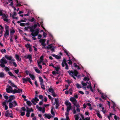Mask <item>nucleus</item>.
<instances>
[{"label": "nucleus", "instance_id": "nucleus-1", "mask_svg": "<svg viewBox=\"0 0 120 120\" xmlns=\"http://www.w3.org/2000/svg\"><path fill=\"white\" fill-rule=\"evenodd\" d=\"M68 72L69 73V75H71L73 78L75 80L76 79L75 76H77V75L78 74V72L76 70H74V71H72L69 70L68 71Z\"/></svg>", "mask_w": 120, "mask_h": 120}, {"label": "nucleus", "instance_id": "nucleus-2", "mask_svg": "<svg viewBox=\"0 0 120 120\" xmlns=\"http://www.w3.org/2000/svg\"><path fill=\"white\" fill-rule=\"evenodd\" d=\"M0 16H2V17L4 21L7 22H8V19H7L8 15L3 13V10H0Z\"/></svg>", "mask_w": 120, "mask_h": 120}, {"label": "nucleus", "instance_id": "nucleus-3", "mask_svg": "<svg viewBox=\"0 0 120 120\" xmlns=\"http://www.w3.org/2000/svg\"><path fill=\"white\" fill-rule=\"evenodd\" d=\"M70 100L71 101L74 105L76 107H80L79 104L77 102L76 99L74 97H72L70 98Z\"/></svg>", "mask_w": 120, "mask_h": 120}, {"label": "nucleus", "instance_id": "nucleus-4", "mask_svg": "<svg viewBox=\"0 0 120 120\" xmlns=\"http://www.w3.org/2000/svg\"><path fill=\"white\" fill-rule=\"evenodd\" d=\"M64 104L66 106H69L67 107V112H69V111L71 108V104L69 102L68 100H67L65 101Z\"/></svg>", "mask_w": 120, "mask_h": 120}, {"label": "nucleus", "instance_id": "nucleus-5", "mask_svg": "<svg viewBox=\"0 0 120 120\" xmlns=\"http://www.w3.org/2000/svg\"><path fill=\"white\" fill-rule=\"evenodd\" d=\"M30 79L29 78L26 77V78H23L22 79V82L23 83H27V81L28 82L32 85H33V83L30 80Z\"/></svg>", "mask_w": 120, "mask_h": 120}, {"label": "nucleus", "instance_id": "nucleus-6", "mask_svg": "<svg viewBox=\"0 0 120 120\" xmlns=\"http://www.w3.org/2000/svg\"><path fill=\"white\" fill-rule=\"evenodd\" d=\"M5 32L4 35V37L7 38L9 35V27L7 26H5Z\"/></svg>", "mask_w": 120, "mask_h": 120}, {"label": "nucleus", "instance_id": "nucleus-7", "mask_svg": "<svg viewBox=\"0 0 120 120\" xmlns=\"http://www.w3.org/2000/svg\"><path fill=\"white\" fill-rule=\"evenodd\" d=\"M17 89L18 90H17L16 89L12 90L11 91V93L13 94H14L16 93L19 94L21 92H22V89H20L19 88H18Z\"/></svg>", "mask_w": 120, "mask_h": 120}, {"label": "nucleus", "instance_id": "nucleus-8", "mask_svg": "<svg viewBox=\"0 0 120 120\" xmlns=\"http://www.w3.org/2000/svg\"><path fill=\"white\" fill-rule=\"evenodd\" d=\"M39 29H36L35 31V32L34 33V32H31V35L33 37H35L37 36L39 33Z\"/></svg>", "mask_w": 120, "mask_h": 120}, {"label": "nucleus", "instance_id": "nucleus-9", "mask_svg": "<svg viewBox=\"0 0 120 120\" xmlns=\"http://www.w3.org/2000/svg\"><path fill=\"white\" fill-rule=\"evenodd\" d=\"M37 26V24H35L34 25L31 26H29L28 27L29 29H30V31L31 32H34L35 30L34 29H35Z\"/></svg>", "mask_w": 120, "mask_h": 120}, {"label": "nucleus", "instance_id": "nucleus-10", "mask_svg": "<svg viewBox=\"0 0 120 120\" xmlns=\"http://www.w3.org/2000/svg\"><path fill=\"white\" fill-rule=\"evenodd\" d=\"M5 57L7 59L9 60H15L11 56H8L7 55H5Z\"/></svg>", "mask_w": 120, "mask_h": 120}, {"label": "nucleus", "instance_id": "nucleus-11", "mask_svg": "<svg viewBox=\"0 0 120 120\" xmlns=\"http://www.w3.org/2000/svg\"><path fill=\"white\" fill-rule=\"evenodd\" d=\"M8 83L10 84V85L13 87H15L16 89H18V87L15 85L14 83L12 82V81L10 80H9L8 81Z\"/></svg>", "mask_w": 120, "mask_h": 120}, {"label": "nucleus", "instance_id": "nucleus-12", "mask_svg": "<svg viewBox=\"0 0 120 120\" xmlns=\"http://www.w3.org/2000/svg\"><path fill=\"white\" fill-rule=\"evenodd\" d=\"M8 86V88H7L6 89V91L8 93L11 92V89H12V88L11 86H9V85H8L7 86V87Z\"/></svg>", "mask_w": 120, "mask_h": 120}, {"label": "nucleus", "instance_id": "nucleus-13", "mask_svg": "<svg viewBox=\"0 0 120 120\" xmlns=\"http://www.w3.org/2000/svg\"><path fill=\"white\" fill-rule=\"evenodd\" d=\"M9 99L8 101H7V102L8 103L9 102H10L12 100L14 99L15 97L14 95H11L9 97Z\"/></svg>", "mask_w": 120, "mask_h": 120}, {"label": "nucleus", "instance_id": "nucleus-14", "mask_svg": "<svg viewBox=\"0 0 120 120\" xmlns=\"http://www.w3.org/2000/svg\"><path fill=\"white\" fill-rule=\"evenodd\" d=\"M0 62L1 63L6 64L7 62L6 60L4 59V57H3V58L0 60Z\"/></svg>", "mask_w": 120, "mask_h": 120}, {"label": "nucleus", "instance_id": "nucleus-15", "mask_svg": "<svg viewBox=\"0 0 120 120\" xmlns=\"http://www.w3.org/2000/svg\"><path fill=\"white\" fill-rule=\"evenodd\" d=\"M7 102V101L6 100L5 101L3 102L2 103V105H3V106L5 107V110H7L8 108V106L6 105V103Z\"/></svg>", "mask_w": 120, "mask_h": 120}, {"label": "nucleus", "instance_id": "nucleus-16", "mask_svg": "<svg viewBox=\"0 0 120 120\" xmlns=\"http://www.w3.org/2000/svg\"><path fill=\"white\" fill-rule=\"evenodd\" d=\"M51 55L57 59H59L61 58V56H58L54 54H52Z\"/></svg>", "mask_w": 120, "mask_h": 120}, {"label": "nucleus", "instance_id": "nucleus-17", "mask_svg": "<svg viewBox=\"0 0 120 120\" xmlns=\"http://www.w3.org/2000/svg\"><path fill=\"white\" fill-rule=\"evenodd\" d=\"M24 58L26 59H28L29 60H30V59H32V56L31 55L29 54L27 56L26 55L25 56Z\"/></svg>", "mask_w": 120, "mask_h": 120}, {"label": "nucleus", "instance_id": "nucleus-18", "mask_svg": "<svg viewBox=\"0 0 120 120\" xmlns=\"http://www.w3.org/2000/svg\"><path fill=\"white\" fill-rule=\"evenodd\" d=\"M27 45H29V46L28 47V46H27V45H26V46L27 48H29V51L30 52H31L32 51V48H31V45H30L29 44H27Z\"/></svg>", "mask_w": 120, "mask_h": 120}, {"label": "nucleus", "instance_id": "nucleus-19", "mask_svg": "<svg viewBox=\"0 0 120 120\" xmlns=\"http://www.w3.org/2000/svg\"><path fill=\"white\" fill-rule=\"evenodd\" d=\"M34 69L35 70V71L37 73H41L40 71L37 68V67H34Z\"/></svg>", "mask_w": 120, "mask_h": 120}, {"label": "nucleus", "instance_id": "nucleus-20", "mask_svg": "<svg viewBox=\"0 0 120 120\" xmlns=\"http://www.w3.org/2000/svg\"><path fill=\"white\" fill-rule=\"evenodd\" d=\"M8 74L11 76H13L14 78L15 79H17V77L15 76L14 75H13L12 72L11 71H9L8 72Z\"/></svg>", "mask_w": 120, "mask_h": 120}, {"label": "nucleus", "instance_id": "nucleus-21", "mask_svg": "<svg viewBox=\"0 0 120 120\" xmlns=\"http://www.w3.org/2000/svg\"><path fill=\"white\" fill-rule=\"evenodd\" d=\"M44 116H45V117H46L49 119H50L51 118V115L49 114H45Z\"/></svg>", "mask_w": 120, "mask_h": 120}, {"label": "nucleus", "instance_id": "nucleus-22", "mask_svg": "<svg viewBox=\"0 0 120 120\" xmlns=\"http://www.w3.org/2000/svg\"><path fill=\"white\" fill-rule=\"evenodd\" d=\"M5 74L3 72H0V77L4 78Z\"/></svg>", "mask_w": 120, "mask_h": 120}, {"label": "nucleus", "instance_id": "nucleus-23", "mask_svg": "<svg viewBox=\"0 0 120 120\" xmlns=\"http://www.w3.org/2000/svg\"><path fill=\"white\" fill-rule=\"evenodd\" d=\"M29 75L33 80H34L35 79V77L33 75L30 73L29 74Z\"/></svg>", "mask_w": 120, "mask_h": 120}, {"label": "nucleus", "instance_id": "nucleus-24", "mask_svg": "<svg viewBox=\"0 0 120 120\" xmlns=\"http://www.w3.org/2000/svg\"><path fill=\"white\" fill-rule=\"evenodd\" d=\"M63 62L62 63V65L63 67H64V64L66 63V61L65 59H64L63 60Z\"/></svg>", "mask_w": 120, "mask_h": 120}, {"label": "nucleus", "instance_id": "nucleus-25", "mask_svg": "<svg viewBox=\"0 0 120 120\" xmlns=\"http://www.w3.org/2000/svg\"><path fill=\"white\" fill-rule=\"evenodd\" d=\"M38 39H40L39 41V42L41 43H45L46 40L45 39H42L40 38H38Z\"/></svg>", "mask_w": 120, "mask_h": 120}, {"label": "nucleus", "instance_id": "nucleus-26", "mask_svg": "<svg viewBox=\"0 0 120 120\" xmlns=\"http://www.w3.org/2000/svg\"><path fill=\"white\" fill-rule=\"evenodd\" d=\"M81 116L82 117L83 120H90V117H89L88 118L87 117H86L85 118V119H84V117L83 115L81 114Z\"/></svg>", "mask_w": 120, "mask_h": 120}, {"label": "nucleus", "instance_id": "nucleus-27", "mask_svg": "<svg viewBox=\"0 0 120 120\" xmlns=\"http://www.w3.org/2000/svg\"><path fill=\"white\" fill-rule=\"evenodd\" d=\"M26 103L27 105L30 106L32 105V103L30 101H27Z\"/></svg>", "mask_w": 120, "mask_h": 120}, {"label": "nucleus", "instance_id": "nucleus-28", "mask_svg": "<svg viewBox=\"0 0 120 120\" xmlns=\"http://www.w3.org/2000/svg\"><path fill=\"white\" fill-rule=\"evenodd\" d=\"M98 92H100V94L101 95V98L104 99H105L106 98L105 97H104L103 95V93L100 92L99 91H98Z\"/></svg>", "mask_w": 120, "mask_h": 120}, {"label": "nucleus", "instance_id": "nucleus-29", "mask_svg": "<svg viewBox=\"0 0 120 120\" xmlns=\"http://www.w3.org/2000/svg\"><path fill=\"white\" fill-rule=\"evenodd\" d=\"M48 90L49 92H51V93H53L54 92V90L52 88H50L49 87Z\"/></svg>", "mask_w": 120, "mask_h": 120}, {"label": "nucleus", "instance_id": "nucleus-30", "mask_svg": "<svg viewBox=\"0 0 120 120\" xmlns=\"http://www.w3.org/2000/svg\"><path fill=\"white\" fill-rule=\"evenodd\" d=\"M33 100L36 103H38V101H39V99L37 98V97H35V98L33 99Z\"/></svg>", "mask_w": 120, "mask_h": 120}, {"label": "nucleus", "instance_id": "nucleus-31", "mask_svg": "<svg viewBox=\"0 0 120 120\" xmlns=\"http://www.w3.org/2000/svg\"><path fill=\"white\" fill-rule=\"evenodd\" d=\"M39 79L40 82L43 83V79L40 76L39 77Z\"/></svg>", "mask_w": 120, "mask_h": 120}, {"label": "nucleus", "instance_id": "nucleus-32", "mask_svg": "<svg viewBox=\"0 0 120 120\" xmlns=\"http://www.w3.org/2000/svg\"><path fill=\"white\" fill-rule=\"evenodd\" d=\"M9 104V107L10 108H11L12 107H13V104L11 102H10Z\"/></svg>", "mask_w": 120, "mask_h": 120}, {"label": "nucleus", "instance_id": "nucleus-33", "mask_svg": "<svg viewBox=\"0 0 120 120\" xmlns=\"http://www.w3.org/2000/svg\"><path fill=\"white\" fill-rule=\"evenodd\" d=\"M51 114L53 116H54L55 115V114L54 112L53 111V109L52 108V109H51Z\"/></svg>", "mask_w": 120, "mask_h": 120}, {"label": "nucleus", "instance_id": "nucleus-34", "mask_svg": "<svg viewBox=\"0 0 120 120\" xmlns=\"http://www.w3.org/2000/svg\"><path fill=\"white\" fill-rule=\"evenodd\" d=\"M52 44H50L49 45L47 46L46 47V49H51L52 48Z\"/></svg>", "mask_w": 120, "mask_h": 120}, {"label": "nucleus", "instance_id": "nucleus-35", "mask_svg": "<svg viewBox=\"0 0 120 120\" xmlns=\"http://www.w3.org/2000/svg\"><path fill=\"white\" fill-rule=\"evenodd\" d=\"M76 86L78 88H82L81 86L78 83H77L76 84Z\"/></svg>", "mask_w": 120, "mask_h": 120}, {"label": "nucleus", "instance_id": "nucleus-36", "mask_svg": "<svg viewBox=\"0 0 120 120\" xmlns=\"http://www.w3.org/2000/svg\"><path fill=\"white\" fill-rule=\"evenodd\" d=\"M64 64V65H65L66 66V67L65 68L67 70L68 69H69L67 63H66Z\"/></svg>", "mask_w": 120, "mask_h": 120}, {"label": "nucleus", "instance_id": "nucleus-37", "mask_svg": "<svg viewBox=\"0 0 120 120\" xmlns=\"http://www.w3.org/2000/svg\"><path fill=\"white\" fill-rule=\"evenodd\" d=\"M55 102L56 104H59V101L58 98L55 99Z\"/></svg>", "mask_w": 120, "mask_h": 120}, {"label": "nucleus", "instance_id": "nucleus-38", "mask_svg": "<svg viewBox=\"0 0 120 120\" xmlns=\"http://www.w3.org/2000/svg\"><path fill=\"white\" fill-rule=\"evenodd\" d=\"M54 68L56 71H59V69H60V68L58 67H55Z\"/></svg>", "mask_w": 120, "mask_h": 120}, {"label": "nucleus", "instance_id": "nucleus-39", "mask_svg": "<svg viewBox=\"0 0 120 120\" xmlns=\"http://www.w3.org/2000/svg\"><path fill=\"white\" fill-rule=\"evenodd\" d=\"M20 112H21V114L20 115H21L22 116H24L25 114V113L24 112H22L21 111V110H20Z\"/></svg>", "mask_w": 120, "mask_h": 120}, {"label": "nucleus", "instance_id": "nucleus-40", "mask_svg": "<svg viewBox=\"0 0 120 120\" xmlns=\"http://www.w3.org/2000/svg\"><path fill=\"white\" fill-rule=\"evenodd\" d=\"M89 83H90V84L89 85H88L87 87V88H90V87H92L91 86V83H90V81H89Z\"/></svg>", "mask_w": 120, "mask_h": 120}, {"label": "nucleus", "instance_id": "nucleus-41", "mask_svg": "<svg viewBox=\"0 0 120 120\" xmlns=\"http://www.w3.org/2000/svg\"><path fill=\"white\" fill-rule=\"evenodd\" d=\"M97 114V116L99 117V118H101L102 117L101 116V115L98 112H97L96 113Z\"/></svg>", "mask_w": 120, "mask_h": 120}, {"label": "nucleus", "instance_id": "nucleus-42", "mask_svg": "<svg viewBox=\"0 0 120 120\" xmlns=\"http://www.w3.org/2000/svg\"><path fill=\"white\" fill-rule=\"evenodd\" d=\"M81 84L83 86H86L87 85V84L86 83H84L83 82V81H82L81 82Z\"/></svg>", "mask_w": 120, "mask_h": 120}, {"label": "nucleus", "instance_id": "nucleus-43", "mask_svg": "<svg viewBox=\"0 0 120 120\" xmlns=\"http://www.w3.org/2000/svg\"><path fill=\"white\" fill-rule=\"evenodd\" d=\"M44 57L43 56H41L40 57V61L41 62H42L43 60Z\"/></svg>", "mask_w": 120, "mask_h": 120}, {"label": "nucleus", "instance_id": "nucleus-44", "mask_svg": "<svg viewBox=\"0 0 120 120\" xmlns=\"http://www.w3.org/2000/svg\"><path fill=\"white\" fill-rule=\"evenodd\" d=\"M1 52L3 53H4H4H6V50L5 49H1L0 50Z\"/></svg>", "mask_w": 120, "mask_h": 120}, {"label": "nucleus", "instance_id": "nucleus-45", "mask_svg": "<svg viewBox=\"0 0 120 120\" xmlns=\"http://www.w3.org/2000/svg\"><path fill=\"white\" fill-rule=\"evenodd\" d=\"M16 12H14L13 13V14L12 16V17L13 19H15V17H14V16H16Z\"/></svg>", "mask_w": 120, "mask_h": 120}, {"label": "nucleus", "instance_id": "nucleus-46", "mask_svg": "<svg viewBox=\"0 0 120 120\" xmlns=\"http://www.w3.org/2000/svg\"><path fill=\"white\" fill-rule=\"evenodd\" d=\"M15 32V31L14 30H11L10 32V35H11V33L12 34L14 33Z\"/></svg>", "mask_w": 120, "mask_h": 120}, {"label": "nucleus", "instance_id": "nucleus-47", "mask_svg": "<svg viewBox=\"0 0 120 120\" xmlns=\"http://www.w3.org/2000/svg\"><path fill=\"white\" fill-rule=\"evenodd\" d=\"M4 69L6 71H9V68L7 67H5L4 68Z\"/></svg>", "mask_w": 120, "mask_h": 120}, {"label": "nucleus", "instance_id": "nucleus-48", "mask_svg": "<svg viewBox=\"0 0 120 120\" xmlns=\"http://www.w3.org/2000/svg\"><path fill=\"white\" fill-rule=\"evenodd\" d=\"M114 118L115 120H119L120 119L119 117L117 116L116 115H115L114 116Z\"/></svg>", "mask_w": 120, "mask_h": 120}, {"label": "nucleus", "instance_id": "nucleus-49", "mask_svg": "<svg viewBox=\"0 0 120 120\" xmlns=\"http://www.w3.org/2000/svg\"><path fill=\"white\" fill-rule=\"evenodd\" d=\"M64 52L66 54V55H67L68 56H69V55L68 54V51L66 50H64Z\"/></svg>", "mask_w": 120, "mask_h": 120}, {"label": "nucleus", "instance_id": "nucleus-50", "mask_svg": "<svg viewBox=\"0 0 120 120\" xmlns=\"http://www.w3.org/2000/svg\"><path fill=\"white\" fill-rule=\"evenodd\" d=\"M88 79L87 81H88L89 80V79L86 77H85L83 78V80L84 81H86Z\"/></svg>", "mask_w": 120, "mask_h": 120}, {"label": "nucleus", "instance_id": "nucleus-51", "mask_svg": "<svg viewBox=\"0 0 120 120\" xmlns=\"http://www.w3.org/2000/svg\"><path fill=\"white\" fill-rule=\"evenodd\" d=\"M52 93V94L53 97H55L57 95L54 92L53 93Z\"/></svg>", "mask_w": 120, "mask_h": 120}, {"label": "nucleus", "instance_id": "nucleus-52", "mask_svg": "<svg viewBox=\"0 0 120 120\" xmlns=\"http://www.w3.org/2000/svg\"><path fill=\"white\" fill-rule=\"evenodd\" d=\"M80 107H77L76 111L77 112H79L80 110V109L79 108Z\"/></svg>", "mask_w": 120, "mask_h": 120}, {"label": "nucleus", "instance_id": "nucleus-53", "mask_svg": "<svg viewBox=\"0 0 120 120\" xmlns=\"http://www.w3.org/2000/svg\"><path fill=\"white\" fill-rule=\"evenodd\" d=\"M19 71V70L18 69H17V70H14L15 72L17 74L18 73Z\"/></svg>", "mask_w": 120, "mask_h": 120}, {"label": "nucleus", "instance_id": "nucleus-54", "mask_svg": "<svg viewBox=\"0 0 120 120\" xmlns=\"http://www.w3.org/2000/svg\"><path fill=\"white\" fill-rule=\"evenodd\" d=\"M75 116H76L75 117V120H78L79 117L78 115H75Z\"/></svg>", "mask_w": 120, "mask_h": 120}, {"label": "nucleus", "instance_id": "nucleus-55", "mask_svg": "<svg viewBox=\"0 0 120 120\" xmlns=\"http://www.w3.org/2000/svg\"><path fill=\"white\" fill-rule=\"evenodd\" d=\"M9 116L8 117H9L12 118H13V114L11 113H10V114H9Z\"/></svg>", "mask_w": 120, "mask_h": 120}, {"label": "nucleus", "instance_id": "nucleus-56", "mask_svg": "<svg viewBox=\"0 0 120 120\" xmlns=\"http://www.w3.org/2000/svg\"><path fill=\"white\" fill-rule=\"evenodd\" d=\"M5 64L4 63H1L0 65V66L2 68L4 67L5 66V65H4Z\"/></svg>", "mask_w": 120, "mask_h": 120}, {"label": "nucleus", "instance_id": "nucleus-57", "mask_svg": "<svg viewBox=\"0 0 120 120\" xmlns=\"http://www.w3.org/2000/svg\"><path fill=\"white\" fill-rule=\"evenodd\" d=\"M10 113H5V116L6 117H8Z\"/></svg>", "mask_w": 120, "mask_h": 120}, {"label": "nucleus", "instance_id": "nucleus-58", "mask_svg": "<svg viewBox=\"0 0 120 120\" xmlns=\"http://www.w3.org/2000/svg\"><path fill=\"white\" fill-rule=\"evenodd\" d=\"M39 98L40 99H41L43 98V97L42 95H40L39 96Z\"/></svg>", "mask_w": 120, "mask_h": 120}, {"label": "nucleus", "instance_id": "nucleus-59", "mask_svg": "<svg viewBox=\"0 0 120 120\" xmlns=\"http://www.w3.org/2000/svg\"><path fill=\"white\" fill-rule=\"evenodd\" d=\"M68 61H69V62H68V64H72V61H71V60H69Z\"/></svg>", "mask_w": 120, "mask_h": 120}, {"label": "nucleus", "instance_id": "nucleus-60", "mask_svg": "<svg viewBox=\"0 0 120 120\" xmlns=\"http://www.w3.org/2000/svg\"><path fill=\"white\" fill-rule=\"evenodd\" d=\"M12 64H13V65L14 66H15V67H17V64L15 62H12Z\"/></svg>", "mask_w": 120, "mask_h": 120}, {"label": "nucleus", "instance_id": "nucleus-61", "mask_svg": "<svg viewBox=\"0 0 120 120\" xmlns=\"http://www.w3.org/2000/svg\"><path fill=\"white\" fill-rule=\"evenodd\" d=\"M13 103L15 104V105H14V107H15L16 105V106H17L18 105H17V103L16 102V101H14Z\"/></svg>", "mask_w": 120, "mask_h": 120}, {"label": "nucleus", "instance_id": "nucleus-62", "mask_svg": "<svg viewBox=\"0 0 120 120\" xmlns=\"http://www.w3.org/2000/svg\"><path fill=\"white\" fill-rule=\"evenodd\" d=\"M20 25L22 26H24L25 25V24L24 23H20Z\"/></svg>", "mask_w": 120, "mask_h": 120}, {"label": "nucleus", "instance_id": "nucleus-63", "mask_svg": "<svg viewBox=\"0 0 120 120\" xmlns=\"http://www.w3.org/2000/svg\"><path fill=\"white\" fill-rule=\"evenodd\" d=\"M34 84L37 87H38V84L37 82L36 81V80L34 82Z\"/></svg>", "mask_w": 120, "mask_h": 120}, {"label": "nucleus", "instance_id": "nucleus-64", "mask_svg": "<svg viewBox=\"0 0 120 120\" xmlns=\"http://www.w3.org/2000/svg\"><path fill=\"white\" fill-rule=\"evenodd\" d=\"M43 32V35L44 37V38L46 37V35H47V34L44 32Z\"/></svg>", "mask_w": 120, "mask_h": 120}]
</instances>
